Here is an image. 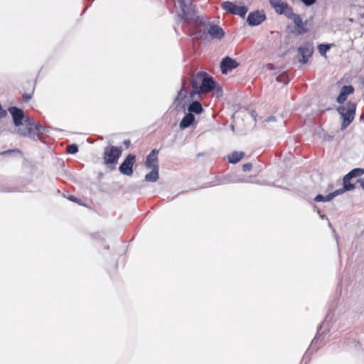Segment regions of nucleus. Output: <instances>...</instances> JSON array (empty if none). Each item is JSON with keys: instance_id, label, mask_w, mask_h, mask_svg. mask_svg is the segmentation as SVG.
Here are the masks:
<instances>
[{"instance_id": "nucleus-1", "label": "nucleus", "mask_w": 364, "mask_h": 364, "mask_svg": "<svg viewBox=\"0 0 364 364\" xmlns=\"http://www.w3.org/2000/svg\"><path fill=\"white\" fill-rule=\"evenodd\" d=\"M181 9L183 12V18L187 22L193 21L196 32L203 36L206 34L208 28L211 24L209 18L204 16H198L194 11H191L189 6L191 5V0H178Z\"/></svg>"}, {"instance_id": "nucleus-2", "label": "nucleus", "mask_w": 364, "mask_h": 364, "mask_svg": "<svg viewBox=\"0 0 364 364\" xmlns=\"http://www.w3.org/2000/svg\"><path fill=\"white\" fill-rule=\"evenodd\" d=\"M351 178L348 177L347 175H346L343 178V188L338 189L333 193L326 194L325 196L322 194L317 195L314 198V201L316 203H326L331 201L334 197L342 194L344 191H352L355 188V184L351 183L350 182V180Z\"/></svg>"}, {"instance_id": "nucleus-3", "label": "nucleus", "mask_w": 364, "mask_h": 364, "mask_svg": "<svg viewBox=\"0 0 364 364\" xmlns=\"http://www.w3.org/2000/svg\"><path fill=\"white\" fill-rule=\"evenodd\" d=\"M329 316H330V314H328L327 316H326L323 322L318 326L317 332H316L314 338L312 339L309 348L305 352V353L303 356L302 361L304 362L305 364H307L308 363L310 362V360L311 359V356L312 353H314V352H316L319 349V348H321L322 346V345L316 346V344L318 342L319 336L321 335V331L322 329V327L324 326L326 323L328 322V319Z\"/></svg>"}, {"instance_id": "nucleus-4", "label": "nucleus", "mask_w": 364, "mask_h": 364, "mask_svg": "<svg viewBox=\"0 0 364 364\" xmlns=\"http://www.w3.org/2000/svg\"><path fill=\"white\" fill-rule=\"evenodd\" d=\"M40 127L36 125L31 119L23 120L21 125L15 126V132L21 136L34 137Z\"/></svg>"}, {"instance_id": "nucleus-5", "label": "nucleus", "mask_w": 364, "mask_h": 364, "mask_svg": "<svg viewBox=\"0 0 364 364\" xmlns=\"http://www.w3.org/2000/svg\"><path fill=\"white\" fill-rule=\"evenodd\" d=\"M356 106L354 103H348L338 108V112L343 118L341 129H345L353 120L355 114Z\"/></svg>"}, {"instance_id": "nucleus-6", "label": "nucleus", "mask_w": 364, "mask_h": 364, "mask_svg": "<svg viewBox=\"0 0 364 364\" xmlns=\"http://www.w3.org/2000/svg\"><path fill=\"white\" fill-rule=\"evenodd\" d=\"M122 151L119 148L114 146H108L105 148L103 153V159L105 164L112 168L117 163L121 155Z\"/></svg>"}, {"instance_id": "nucleus-7", "label": "nucleus", "mask_w": 364, "mask_h": 364, "mask_svg": "<svg viewBox=\"0 0 364 364\" xmlns=\"http://www.w3.org/2000/svg\"><path fill=\"white\" fill-rule=\"evenodd\" d=\"M269 2L276 13L284 15L286 17L289 16L292 11L291 6L283 0H269Z\"/></svg>"}, {"instance_id": "nucleus-8", "label": "nucleus", "mask_w": 364, "mask_h": 364, "mask_svg": "<svg viewBox=\"0 0 364 364\" xmlns=\"http://www.w3.org/2000/svg\"><path fill=\"white\" fill-rule=\"evenodd\" d=\"M223 9L232 14L245 17L247 12V8L244 6H237L230 1H225L221 5Z\"/></svg>"}, {"instance_id": "nucleus-9", "label": "nucleus", "mask_w": 364, "mask_h": 364, "mask_svg": "<svg viewBox=\"0 0 364 364\" xmlns=\"http://www.w3.org/2000/svg\"><path fill=\"white\" fill-rule=\"evenodd\" d=\"M314 51V46L311 43H306L298 48V52L301 55L299 61L301 63L308 62Z\"/></svg>"}, {"instance_id": "nucleus-10", "label": "nucleus", "mask_w": 364, "mask_h": 364, "mask_svg": "<svg viewBox=\"0 0 364 364\" xmlns=\"http://www.w3.org/2000/svg\"><path fill=\"white\" fill-rule=\"evenodd\" d=\"M134 155L129 154L119 166V171L124 175L131 176L133 173L132 167L134 164Z\"/></svg>"}, {"instance_id": "nucleus-11", "label": "nucleus", "mask_w": 364, "mask_h": 364, "mask_svg": "<svg viewBox=\"0 0 364 364\" xmlns=\"http://www.w3.org/2000/svg\"><path fill=\"white\" fill-rule=\"evenodd\" d=\"M8 110L12 116L13 122L15 126H20L21 125V122H23V120L29 119L28 118L25 117L24 113L21 109H18L16 107H11Z\"/></svg>"}, {"instance_id": "nucleus-12", "label": "nucleus", "mask_w": 364, "mask_h": 364, "mask_svg": "<svg viewBox=\"0 0 364 364\" xmlns=\"http://www.w3.org/2000/svg\"><path fill=\"white\" fill-rule=\"evenodd\" d=\"M239 65V63L234 59L226 56L220 63V69L223 74H227Z\"/></svg>"}, {"instance_id": "nucleus-13", "label": "nucleus", "mask_w": 364, "mask_h": 364, "mask_svg": "<svg viewBox=\"0 0 364 364\" xmlns=\"http://www.w3.org/2000/svg\"><path fill=\"white\" fill-rule=\"evenodd\" d=\"M266 17L265 15L260 11H255L250 13L248 16L247 21L250 26H258L262 23Z\"/></svg>"}, {"instance_id": "nucleus-14", "label": "nucleus", "mask_w": 364, "mask_h": 364, "mask_svg": "<svg viewBox=\"0 0 364 364\" xmlns=\"http://www.w3.org/2000/svg\"><path fill=\"white\" fill-rule=\"evenodd\" d=\"M287 18L293 21L299 34H302L307 32V29L304 26L302 19L299 15L294 14L293 11H291V14H289V16H287Z\"/></svg>"}, {"instance_id": "nucleus-15", "label": "nucleus", "mask_w": 364, "mask_h": 364, "mask_svg": "<svg viewBox=\"0 0 364 364\" xmlns=\"http://www.w3.org/2000/svg\"><path fill=\"white\" fill-rule=\"evenodd\" d=\"M206 34L210 35L213 38L221 39L223 38L225 33L222 28L218 25L210 24L208 28Z\"/></svg>"}, {"instance_id": "nucleus-16", "label": "nucleus", "mask_w": 364, "mask_h": 364, "mask_svg": "<svg viewBox=\"0 0 364 364\" xmlns=\"http://www.w3.org/2000/svg\"><path fill=\"white\" fill-rule=\"evenodd\" d=\"M215 87V82L213 78L205 76L200 85L198 93L208 92L213 90Z\"/></svg>"}, {"instance_id": "nucleus-17", "label": "nucleus", "mask_w": 364, "mask_h": 364, "mask_svg": "<svg viewBox=\"0 0 364 364\" xmlns=\"http://www.w3.org/2000/svg\"><path fill=\"white\" fill-rule=\"evenodd\" d=\"M157 154H158V151L154 149L147 156L146 161H145V166L147 168H154L155 167L159 168Z\"/></svg>"}, {"instance_id": "nucleus-18", "label": "nucleus", "mask_w": 364, "mask_h": 364, "mask_svg": "<svg viewBox=\"0 0 364 364\" xmlns=\"http://www.w3.org/2000/svg\"><path fill=\"white\" fill-rule=\"evenodd\" d=\"M205 73H198L193 77L191 84L193 93L198 94L200 85H202V82L203 81V79L205 77Z\"/></svg>"}, {"instance_id": "nucleus-19", "label": "nucleus", "mask_w": 364, "mask_h": 364, "mask_svg": "<svg viewBox=\"0 0 364 364\" xmlns=\"http://www.w3.org/2000/svg\"><path fill=\"white\" fill-rule=\"evenodd\" d=\"M354 91L353 87L351 85H346L341 88V92L337 97V102L338 103H343L346 100L348 96L353 93Z\"/></svg>"}, {"instance_id": "nucleus-20", "label": "nucleus", "mask_w": 364, "mask_h": 364, "mask_svg": "<svg viewBox=\"0 0 364 364\" xmlns=\"http://www.w3.org/2000/svg\"><path fill=\"white\" fill-rule=\"evenodd\" d=\"M195 120V117L191 113H188L180 122V127L185 129L188 127Z\"/></svg>"}, {"instance_id": "nucleus-21", "label": "nucleus", "mask_w": 364, "mask_h": 364, "mask_svg": "<svg viewBox=\"0 0 364 364\" xmlns=\"http://www.w3.org/2000/svg\"><path fill=\"white\" fill-rule=\"evenodd\" d=\"M159 178V168H151V171L145 176V180L148 182H155Z\"/></svg>"}, {"instance_id": "nucleus-22", "label": "nucleus", "mask_w": 364, "mask_h": 364, "mask_svg": "<svg viewBox=\"0 0 364 364\" xmlns=\"http://www.w3.org/2000/svg\"><path fill=\"white\" fill-rule=\"evenodd\" d=\"M332 310H333V308H331V309H329L328 312L326 314V316H327L328 314H330V316L328 319V322L326 323L324 326L322 327V328H323V331L321 333V334H322V335H326L331 331V328L332 326V320H333V315L331 314Z\"/></svg>"}, {"instance_id": "nucleus-23", "label": "nucleus", "mask_w": 364, "mask_h": 364, "mask_svg": "<svg viewBox=\"0 0 364 364\" xmlns=\"http://www.w3.org/2000/svg\"><path fill=\"white\" fill-rule=\"evenodd\" d=\"M244 153L240 151L232 152L229 156L228 160L230 163L236 164L240 161L243 157Z\"/></svg>"}, {"instance_id": "nucleus-24", "label": "nucleus", "mask_w": 364, "mask_h": 364, "mask_svg": "<svg viewBox=\"0 0 364 364\" xmlns=\"http://www.w3.org/2000/svg\"><path fill=\"white\" fill-rule=\"evenodd\" d=\"M188 111L190 113L194 112L196 114H200L203 112V107L199 102L196 101L190 105L188 107Z\"/></svg>"}, {"instance_id": "nucleus-25", "label": "nucleus", "mask_w": 364, "mask_h": 364, "mask_svg": "<svg viewBox=\"0 0 364 364\" xmlns=\"http://www.w3.org/2000/svg\"><path fill=\"white\" fill-rule=\"evenodd\" d=\"M314 207V210H316L318 214L320 215L321 218V219H326L328 220V227L332 230L333 234H334V236H335V239L336 240V242H337V245H338V237L336 232V230L335 229L333 228V227L332 226L331 223L329 222L328 219L327 218V217L324 215V214H321V210L318 208V206H313Z\"/></svg>"}, {"instance_id": "nucleus-26", "label": "nucleus", "mask_w": 364, "mask_h": 364, "mask_svg": "<svg viewBox=\"0 0 364 364\" xmlns=\"http://www.w3.org/2000/svg\"><path fill=\"white\" fill-rule=\"evenodd\" d=\"M363 173H364V169L360 168H354L352 171H350L346 175L348 176V177L353 178H355L357 176H360L363 175Z\"/></svg>"}, {"instance_id": "nucleus-27", "label": "nucleus", "mask_w": 364, "mask_h": 364, "mask_svg": "<svg viewBox=\"0 0 364 364\" xmlns=\"http://www.w3.org/2000/svg\"><path fill=\"white\" fill-rule=\"evenodd\" d=\"M331 45H329V44H321L318 46V52L319 53L323 55V56H325L326 55V53L331 48Z\"/></svg>"}, {"instance_id": "nucleus-28", "label": "nucleus", "mask_w": 364, "mask_h": 364, "mask_svg": "<svg viewBox=\"0 0 364 364\" xmlns=\"http://www.w3.org/2000/svg\"><path fill=\"white\" fill-rule=\"evenodd\" d=\"M68 152L71 154H76L78 151V147L76 144H72L67 147Z\"/></svg>"}, {"instance_id": "nucleus-29", "label": "nucleus", "mask_w": 364, "mask_h": 364, "mask_svg": "<svg viewBox=\"0 0 364 364\" xmlns=\"http://www.w3.org/2000/svg\"><path fill=\"white\" fill-rule=\"evenodd\" d=\"M277 80L279 81V82H284V83H287L288 82L287 77V75L284 73H283L281 75L278 76L277 77Z\"/></svg>"}, {"instance_id": "nucleus-30", "label": "nucleus", "mask_w": 364, "mask_h": 364, "mask_svg": "<svg viewBox=\"0 0 364 364\" xmlns=\"http://www.w3.org/2000/svg\"><path fill=\"white\" fill-rule=\"evenodd\" d=\"M252 168V164L250 163H247V164H245L243 166H242V170L244 171H250Z\"/></svg>"}, {"instance_id": "nucleus-31", "label": "nucleus", "mask_w": 364, "mask_h": 364, "mask_svg": "<svg viewBox=\"0 0 364 364\" xmlns=\"http://www.w3.org/2000/svg\"><path fill=\"white\" fill-rule=\"evenodd\" d=\"M32 96L31 94H28V93H24L23 95H22V99L23 100L26 102L28 101H29L31 99Z\"/></svg>"}, {"instance_id": "nucleus-32", "label": "nucleus", "mask_w": 364, "mask_h": 364, "mask_svg": "<svg viewBox=\"0 0 364 364\" xmlns=\"http://www.w3.org/2000/svg\"><path fill=\"white\" fill-rule=\"evenodd\" d=\"M68 199H69L70 201H71L73 203H78V204L81 205L80 204V200L77 198H76V197H75L73 196H69Z\"/></svg>"}, {"instance_id": "nucleus-33", "label": "nucleus", "mask_w": 364, "mask_h": 364, "mask_svg": "<svg viewBox=\"0 0 364 364\" xmlns=\"http://www.w3.org/2000/svg\"><path fill=\"white\" fill-rule=\"evenodd\" d=\"M356 183L364 190V178L358 179Z\"/></svg>"}, {"instance_id": "nucleus-34", "label": "nucleus", "mask_w": 364, "mask_h": 364, "mask_svg": "<svg viewBox=\"0 0 364 364\" xmlns=\"http://www.w3.org/2000/svg\"><path fill=\"white\" fill-rule=\"evenodd\" d=\"M7 114V112L6 110H4L1 106L0 105V118H3L5 116H6Z\"/></svg>"}, {"instance_id": "nucleus-35", "label": "nucleus", "mask_w": 364, "mask_h": 364, "mask_svg": "<svg viewBox=\"0 0 364 364\" xmlns=\"http://www.w3.org/2000/svg\"><path fill=\"white\" fill-rule=\"evenodd\" d=\"M276 121V118L274 116H272V117H267L266 118L264 122H266V123H269L271 122H275Z\"/></svg>"}, {"instance_id": "nucleus-36", "label": "nucleus", "mask_w": 364, "mask_h": 364, "mask_svg": "<svg viewBox=\"0 0 364 364\" xmlns=\"http://www.w3.org/2000/svg\"><path fill=\"white\" fill-rule=\"evenodd\" d=\"M301 1L306 5L310 6L315 3L316 0H301Z\"/></svg>"}, {"instance_id": "nucleus-37", "label": "nucleus", "mask_w": 364, "mask_h": 364, "mask_svg": "<svg viewBox=\"0 0 364 364\" xmlns=\"http://www.w3.org/2000/svg\"><path fill=\"white\" fill-rule=\"evenodd\" d=\"M183 89H181V91H180V92H179V93H178V97H184L186 96V95H185V94H184V95L183 94Z\"/></svg>"}, {"instance_id": "nucleus-38", "label": "nucleus", "mask_w": 364, "mask_h": 364, "mask_svg": "<svg viewBox=\"0 0 364 364\" xmlns=\"http://www.w3.org/2000/svg\"><path fill=\"white\" fill-rule=\"evenodd\" d=\"M217 94H218V96L221 95V90H220V89H218Z\"/></svg>"}, {"instance_id": "nucleus-39", "label": "nucleus", "mask_w": 364, "mask_h": 364, "mask_svg": "<svg viewBox=\"0 0 364 364\" xmlns=\"http://www.w3.org/2000/svg\"><path fill=\"white\" fill-rule=\"evenodd\" d=\"M124 144L128 146L129 144V141H124Z\"/></svg>"}, {"instance_id": "nucleus-40", "label": "nucleus", "mask_w": 364, "mask_h": 364, "mask_svg": "<svg viewBox=\"0 0 364 364\" xmlns=\"http://www.w3.org/2000/svg\"><path fill=\"white\" fill-rule=\"evenodd\" d=\"M105 248L108 250L109 248V246H106Z\"/></svg>"}]
</instances>
